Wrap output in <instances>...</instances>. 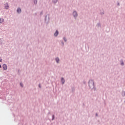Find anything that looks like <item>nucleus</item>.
<instances>
[{
	"label": "nucleus",
	"mask_w": 125,
	"mask_h": 125,
	"mask_svg": "<svg viewBox=\"0 0 125 125\" xmlns=\"http://www.w3.org/2000/svg\"><path fill=\"white\" fill-rule=\"evenodd\" d=\"M22 12V10H21V8H18L17 10V12L19 14H20V13H21V12Z\"/></svg>",
	"instance_id": "nucleus-5"
},
{
	"label": "nucleus",
	"mask_w": 125,
	"mask_h": 125,
	"mask_svg": "<svg viewBox=\"0 0 125 125\" xmlns=\"http://www.w3.org/2000/svg\"><path fill=\"white\" fill-rule=\"evenodd\" d=\"M83 83L84 84H85V83H86L85 81H83Z\"/></svg>",
	"instance_id": "nucleus-24"
},
{
	"label": "nucleus",
	"mask_w": 125,
	"mask_h": 125,
	"mask_svg": "<svg viewBox=\"0 0 125 125\" xmlns=\"http://www.w3.org/2000/svg\"><path fill=\"white\" fill-rule=\"evenodd\" d=\"M120 62H121L120 65L121 66H125V62H124V61L123 60V59H121L120 60Z\"/></svg>",
	"instance_id": "nucleus-8"
},
{
	"label": "nucleus",
	"mask_w": 125,
	"mask_h": 125,
	"mask_svg": "<svg viewBox=\"0 0 125 125\" xmlns=\"http://www.w3.org/2000/svg\"><path fill=\"white\" fill-rule=\"evenodd\" d=\"M33 1L34 3V4H35L36 5H37V4H38V0H33Z\"/></svg>",
	"instance_id": "nucleus-12"
},
{
	"label": "nucleus",
	"mask_w": 125,
	"mask_h": 125,
	"mask_svg": "<svg viewBox=\"0 0 125 125\" xmlns=\"http://www.w3.org/2000/svg\"><path fill=\"white\" fill-rule=\"evenodd\" d=\"M0 68H1V65L0 64Z\"/></svg>",
	"instance_id": "nucleus-27"
},
{
	"label": "nucleus",
	"mask_w": 125,
	"mask_h": 125,
	"mask_svg": "<svg viewBox=\"0 0 125 125\" xmlns=\"http://www.w3.org/2000/svg\"><path fill=\"white\" fill-rule=\"evenodd\" d=\"M55 119V115H53L52 116V121H54Z\"/></svg>",
	"instance_id": "nucleus-16"
},
{
	"label": "nucleus",
	"mask_w": 125,
	"mask_h": 125,
	"mask_svg": "<svg viewBox=\"0 0 125 125\" xmlns=\"http://www.w3.org/2000/svg\"><path fill=\"white\" fill-rule=\"evenodd\" d=\"M2 60L0 59V62H2Z\"/></svg>",
	"instance_id": "nucleus-26"
},
{
	"label": "nucleus",
	"mask_w": 125,
	"mask_h": 125,
	"mask_svg": "<svg viewBox=\"0 0 125 125\" xmlns=\"http://www.w3.org/2000/svg\"><path fill=\"white\" fill-rule=\"evenodd\" d=\"M88 85L89 88H90V89H91L92 90H93L94 91H96V87H95L94 80L92 79L89 80L88 82Z\"/></svg>",
	"instance_id": "nucleus-1"
},
{
	"label": "nucleus",
	"mask_w": 125,
	"mask_h": 125,
	"mask_svg": "<svg viewBox=\"0 0 125 125\" xmlns=\"http://www.w3.org/2000/svg\"><path fill=\"white\" fill-rule=\"evenodd\" d=\"M20 85H21V87H23V84L22 83H20Z\"/></svg>",
	"instance_id": "nucleus-19"
},
{
	"label": "nucleus",
	"mask_w": 125,
	"mask_h": 125,
	"mask_svg": "<svg viewBox=\"0 0 125 125\" xmlns=\"http://www.w3.org/2000/svg\"><path fill=\"white\" fill-rule=\"evenodd\" d=\"M72 15L75 19H77V17H78V12L75 10H73Z\"/></svg>",
	"instance_id": "nucleus-2"
},
{
	"label": "nucleus",
	"mask_w": 125,
	"mask_h": 125,
	"mask_svg": "<svg viewBox=\"0 0 125 125\" xmlns=\"http://www.w3.org/2000/svg\"><path fill=\"white\" fill-rule=\"evenodd\" d=\"M61 82L62 83V84H64L65 83V79L63 77L61 78Z\"/></svg>",
	"instance_id": "nucleus-10"
},
{
	"label": "nucleus",
	"mask_w": 125,
	"mask_h": 125,
	"mask_svg": "<svg viewBox=\"0 0 125 125\" xmlns=\"http://www.w3.org/2000/svg\"><path fill=\"white\" fill-rule=\"evenodd\" d=\"M58 2V0H52L53 3H57Z\"/></svg>",
	"instance_id": "nucleus-14"
},
{
	"label": "nucleus",
	"mask_w": 125,
	"mask_h": 125,
	"mask_svg": "<svg viewBox=\"0 0 125 125\" xmlns=\"http://www.w3.org/2000/svg\"><path fill=\"white\" fill-rule=\"evenodd\" d=\"M35 15H37V13H35Z\"/></svg>",
	"instance_id": "nucleus-28"
},
{
	"label": "nucleus",
	"mask_w": 125,
	"mask_h": 125,
	"mask_svg": "<svg viewBox=\"0 0 125 125\" xmlns=\"http://www.w3.org/2000/svg\"><path fill=\"white\" fill-rule=\"evenodd\" d=\"M117 5H118V6H120V3H119V2H118V3H117Z\"/></svg>",
	"instance_id": "nucleus-23"
},
{
	"label": "nucleus",
	"mask_w": 125,
	"mask_h": 125,
	"mask_svg": "<svg viewBox=\"0 0 125 125\" xmlns=\"http://www.w3.org/2000/svg\"><path fill=\"white\" fill-rule=\"evenodd\" d=\"M47 16L46 15L45 16V19H44V21H45V22L46 23V24H48V23H49V20H50V18H49V17H48V19H47Z\"/></svg>",
	"instance_id": "nucleus-3"
},
{
	"label": "nucleus",
	"mask_w": 125,
	"mask_h": 125,
	"mask_svg": "<svg viewBox=\"0 0 125 125\" xmlns=\"http://www.w3.org/2000/svg\"><path fill=\"white\" fill-rule=\"evenodd\" d=\"M3 70H7V66L6 65V64L3 65Z\"/></svg>",
	"instance_id": "nucleus-9"
},
{
	"label": "nucleus",
	"mask_w": 125,
	"mask_h": 125,
	"mask_svg": "<svg viewBox=\"0 0 125 125\" xmlns=\"http://www.w3.org/2000/svg\"><path fill=\"white\" fill-rule=\"evenodd\" d=\"M4 7L5 9H8V8H9V5L8 3H6L4 4Z\"/></svg>",
	"instance_id": "nucleus-7"
},
{
	"label": "nucleus",
	"mask_w": 125,
	"mask_h": 125,
	"mask_svg": "<svg viewBox=\"0 0 125 125\" xmlns=\"http://www.w3.org/2000/svg\"><path fill=\"white\" fill-rule=\"evenodd\" d=\"M101 15H104V12H102L100 13Z\"/></svg>",
	"instance_id": "nucleus-18"
},
{
	"label": "nucleus",
	"mask_w": 125,
	"mask_h": 125,
	"mask_svg": "<svg viewBox=\"0 0 125 125\" xmlns=\"http://www.w3.org/2000/svg\"><path fill=\"white\" fill-rule=\"evenodd\" d=\"M39 86L40 88H42V85H41V84H39Z\"/></svg>",
	"instance_id": "nucleus-22"
},
{
	"label": "nucleus",
	"mask_w": 125,
	"mask_h": 125,
	"mask_svg": "<svg viewBox=\"0 0 125 125\" xmlns=\"http://www.w3.org/2000/svg\"><path fill=\"white\" fill-rule=\"evenodd\" d=\"M58 35H59V31H58V30H56L54 34V37H57Z\"/></svg>",
	"instance_id": "nucleus-6"
},
{
	"label": "nucleus",
	"mask_w": 125,
	"mask_h": 125,
	"mask_svg": "<svg viewBox=\"0 0 125 125\" xmlns=\"http://www.w3.org/2000/svg\"><path fill=\"white\" fill-rule=\"evenodd\" d=\"M55 61H56V63H57V64H59V63L60 62V59L58 57H56L55 58Z\"/></svg>",
	"instance_id": "nucleus-4"
},
{
	"label": "nucleus",
	"mask_w": 125,
	"mask_h": 125,
	"mask_svg": "<svg viewBox=\"0 0 125 125\" xmlns=\"http://www.w3.org/2000/svg\"><path fill=\"white\" fill-rule=\"evenodd\" d=\"M61 43L62 44V45H64V42L63 41H61Z\"/></svg>",
	"instance_id": "nucleus-21"
},
{
	"label": "nucleus",
	"mask_w": 125,
	"mask_h": 125,
	"mask_svg": "<svg viewBox=\"0 0 125 125\" xmlns=\"http://www.w3.org/2000/svg\"><path fill=\"white\" fill-rule=\"evenodd\" d=\"M97 27H98V28H101V23H100V22L97 23Z\"/></svg>",
	"instance_id": "nucleus-11"
},
{
	"label": "nucleus",
	"mask_w": 125,
	"mask_h": 125,
	"mask_svg": "<svg viewBox=\"0 0 125 125\" xmlns=\"http://www.w3.org/2000/svg\"><path fill=\"white\" fill-rule=\"evenodd\" d=\"M96 117H98V114L96 113Z\"/></svg>",
	"instance_id": "nucleus-25"
},
{
	"label": "nucleus",
	"mask_w": 125,
	"mask_h": 125,
	"mask_svg": "<svg viewBox=\"0 0 125 125\" xmlns=\"http://www.w3.org/2000/svg\"><path fill=\"white\" fill-rule=\"evenodd\" d=\"M42 14H43V11H41L40 12V15H42Z\"/></svg>",
	"instance_id": "nucleus-20"
},
{
	"label": "nucleus",
	"mask_w": 125,
	"mask_h": 125,
	"mask_svg": "<svg viewBox=\"0 0 125 125\" xmlns=\"http://www.w3.org/2000/svg\"><path fill=\"white\" fill-rule=\"evenodd\" d=\"M4 21V20H3V19L2 18H0V23H3V22Z\"/></svg>",
	"instance_id": "nucleus-15"
},
{
	"label": "nucleus",
	"mask_w": 125,
	"mask_h": 125,
	"mask_svg": "<svg viewBox=\"0 0 125 125\" xmlns=\"http://www.w3.org/2000/svg\"><path fill=\"white\" fill-rule=\"evenodd\" d=\"M122 95L123 97H125V91H122Z\"/></svg>",
	"instance_id": "nucleus-13"
},
{
	"label": "nucleus",
	"mask_w": 125,
	"mask_h": 125,
	"mask_svg": "<svg viewBox=\"0 0 125 125\" xmlns=\"http://www.w3.org/2000/svg\"><path fill=\"white\" fill-rule=\"evenodd\" d=\"M63 40L65 42H67V39H66V37H63Z\"/></svg>",
	"instance_id": "nucleus-17"
}]
</instances>
